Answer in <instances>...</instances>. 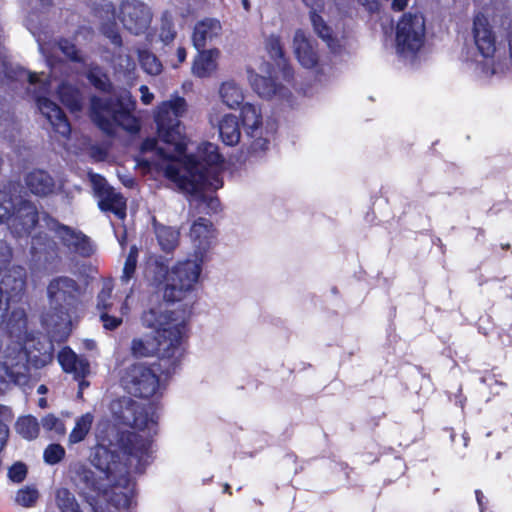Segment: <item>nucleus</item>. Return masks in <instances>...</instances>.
I'll use <instances>...</instances> for the list:
<instances>
[{
	"instance_id": "1",
	"label": "nucleus",
	"mask_w": 512,
	"mask_h": 512,
	"mask_svg": "<svg viewBox=\"0 0 512 512\" xmlns=\"http://www.w3.org/2000/svg\"><path fill=\"white\" fill-rule=\"evenodd\" d=\"M151 441L133 431H119L116 443L102 439L90 455L91 464L104 474L111 492L108 503L119 512L128 511L135 497L136 482L131 477L129 467L118 449L128 457L141 460L147 456Z\"/></svg>"
},
{
	"instance_id": "2",
	"label": "nucleus",
	"mask_w": 512,
	"mask_h": 512,
	"mask_svg": "<svg viewBox=\"0 0 512 512\" xmlns=\"http://www.w3.org/2000/svg\"><path fill=\"white\" fill-rule=\"evenodd\" d=\"M141 320L145 327L154 330V343L133 338L130 344L132 356L146 358L157 355L166 373L175 372L184 352L182 344L187 336L185 320H180L174 311L163 310L161 305L145 311Z\"/></svg>"
},
{
	"instance_id": "3",
	"label": "nucleus",
	"mask_w": 512,
	"mask_h": 512,
	"mask_svg": "<svg viewBox=\"0 0 512 512\" xmlns=\"http://www.w3.org/2000/svg\"><path fill=\"white\" fill-rule=\"evenodd\" d=\"M186 110L187 103L183 97L176 96L174 99L162 102L157 108L155 123L157 135L166 147H159L157 138L148 137L141 143V151H155L161 159L166 161H178L185 156L187 143L180 117Z\"/></svg>"
},
{
	"instance_id": "4",
	"label": "nucleus",
	"mask_w": 512,
	"mask_h": 512,
	"mask_svg": "<svg viewBox=\"0 0 512 512\" xmlns=\"http://www.w3.org/2000/svg\"><path fill=\"white\" fill-rule=\"evenodd\" d=\"M201 267L194 261L177 263L169 270V260L163 256H152L146 262L147 279L156 290H163L166 303L183 300L197 282Z\"/></svg>"
},
{
	"instance_id": "5",
	"label": "nucleus",
	"mask_w": 512,
	"mask_h": 512,
	"mask_svg": "<svg viewBox=\"0 0 512 512\" xmlns=\"http://www.w3.org/2000/svg\"><path fill=\"white\" fill-rule=\"evenodd\" d=\"M135 101L128 95L109 96L101 98L97 95L90 97L89 116L92 122L106 135H115V126L134 132L139 129L132 111Z\"/></svg>"
},
{
	"instance_id": "6",
	"label": "nucleus",
	"mask_w": 512,
	"mask_h": 512,
	"mask_svg": "<svg viewBox=\"0 0 512 512\" xmlns=\"http://www.w3.org/2000/svg\"><path fill=\"white\" fill-rule=\"evenodd\" d=\"M84 293V287L69 276H56L47 285L50 309L60 320L69 319L79 309Z\"/></svg>"
},
{
	"instance_id": "7",
	"label": "nucleus",
	"mask_w": 512,
	"mask_h": 512,
	"mask_svg": "<svg viewBox=\"0 0 512 512\" xmlns=\"http://www.w3.org/2000/svg\"><path fill=\"white\" fill-rule=\"evenodd\" d=\"M20 352L24 354L26 365H23L24 371H15L6 363L0 365V383L3 384H20L22 380L26 379V372H28V365L41 369L52 362L53 360V346L46 341L36 339L31 335L27 342L18 344Z\"/></svg>"
},
{
	"instance_id": "8",
	"label": "nucleus",
	"mask_w": 512,
	"mask_h": 512,
	"mask_svg": "<svg viewBox=\"0 0 512 512\" xmlns=\"http://www.w3.org/2000/svg\"><path fill=\"white\" fill-rule=\"evenodd\" d=\"M155 364L149 365L143 362H135L127 366L120 375V384L130 395L149 399L159 392L160 377L157 372L162 366L154 368Z\"/></svg>"
},
{
	"instance_id": "9",
	"label": "nucleus",
	"mask_w": 512,
	"mask_h": 512,
	"mask_svg": "<svg viewBox=\"0 0 512 512\" xmlns=\"http://www.w3.org/2000/svg\"><path fill=\"white\" fill-rule=\"evenodd\" d=\"M70 481L78 495L86 502L93 512H99L97 498L107 494L105 476H97L87 465L78 463L70 469Z\"/></svg>"
},
{
	"instance_id": "10",
	"label": "nucleus",
	"mask_w": 512,
	"mask_h": 512,
	"mask_svg": "<svg viewBox=\"0 0 512 512\" xmlns=\"http://www.w3.org/2000/svg\"><path fill=\"white\" fill-rule=\"evenodd\" d=\"M42 219L47 229L53 232L60 240L61 244L70 252L76 253L82 257H90L93 254L90 238L83 232L61 223L58 219L46 212L43 214Z\"/></svg>"
},
{
	"instance_id": "11",
	"label": "nucleus",
	"mask_w": 512,
	"mask_h": 512,
	"mask_svg": "<svg viewBox=\"0 0 512 512\" xmlns=\"http://www.w3.org/2000/svg\"><path fill=\"white\" fill-rule=\"evenodd\" d=\"M424 19L417 14L405 13L396 28V45L400 52H417L423 45Z\"/></svg>"
},
{
	"instance_id": "12",
	"label": "nucleus",
	"mask_w": 512,
	"mask_h": 512,
	"mask_svg": "<svg viewBox=\"0 0 512 512\" xmlns=\"http://www.w3.org/2000/svg\"><path fill=\"white\" fill-rule=\"evenodd\" d=\"M37 206L29 199L19 197L7 227L15 238H28L39 224Z\"/></svg>"
},
{
	"instance_id": "13",
	"label": "nucleus",
	"mask_w": 512,
	"mask_h": 512,
	"mask_svg": "<svg viewBox=\"0 0 512 512\" xmlns=\"http://www.w3.org/2000/svg\"><path fill=\"white\" fill-rule=\"evenodd\" d=\"M119 20L131 34L141 35L148 30L152 13L146 4L139 0H123L119 7Z\"/></svg>"
},
{
	"instance_id": "14",
	"label": "nucleus",
	"mask_w": 512,
	"mask_h": 512,
	"mask_svg": "<svg viewBox=\"0 0 512 512\" xmlns=\"http://www.w3.org/2000/svg\"><path fill=\"white\" fill-rule=\"evenodd\" d=\"M94 191L98 198V207L102 212L113 213L119 220H124L127 215V200L119 192L108 185L105 178L96 175Z\"/></svg>"
},
{
	"instance_id": "15",
	"label": "nucleus",
	"mask_w": 512,
	"mask_h": 512,
	"mask_svg": "<svg viewBox=\"0 0 512 512\" xmlns=\"http://www.w3.org/2000/svg\"><path fill=\"white\" fill-rule=\"evenodd\" d=\"M185 174H181L178 167L167 165L165 169L166 176L176 182L180 189L189 194H197L202 188L204 174L199 169V164L195 161V155H188L184 162Z\"/></svg>"
},
{
	"instance_id": "16",
	"label": "nucleus",
	"mask_w": 512,
	"mask_h": 512,
	"mask_svg": "<svg viewBox=\"0 0 512 512\" xmlns=\"http://www.w3.org/2000/svg\"><path fill=\"white\" fill-rule=\"evenodd\" d=\"M113 414L118 423L139 430L148 428L152 422L147 409L129 397H123L118 401Z\"/></svg>"
},
{
	"instance_id": "17",
	"label": "nucleus",
	"mask_w": 512,
	"mask_h": 512,
	"mask_svg": "<svg viewBox=\"0 0 512 512\" xmlns=\"http://www.w3.org/2000/svg\"><path fill=\"white\" fill-rule=\"evenodd\" d=\"M293 51L296 59L302 67L306 69H314L317 74L323 73L316 44L302 29H297L295 31L293 37Z\"/></svg>"
},
{
	"instance_id": "18",
	"label": "nucleus",
	"mask_w": 512,
	"mask_h": 512,
	"mask_svg": "<svg viewBox=\"0 0 512 512\" xmlns=\"http://www.w3.org/2000/svg\"><path fill=\"white\" fill-rule=\"evenodd\" d=\"M473 38L479 53L484 58H491L496 52V35L488 18L478 13L473 19Z\"/></svg>"
},
{
	"instance_id": "19",
	"label": "nucleus",
	"mask_w": 512,
	"mask_h": 512,
	"mask_svg": "<svg viewBox=\"0 0 512 512\" xmlns=\"http://www.w3.org/2000/svg\"><path fill=\"white\" fill-rule=\"evenodd\" d=\"M36 102L41 114L51 124L53 131L68 139L71 134V124L65 112L47 97L39 96Z\"/></svg>"
},
{
	"instance_id": "20",
	"label": "nucleus",
	"mask_w": 512,
	"mask_h": 512,
	"mask_svg": "<svg viewBox=\"0 0 512 512\" xmlns=\"http://www.w3.org/2000/svg\"><path fill=\"white\" fill-rule=\"evenodd\" d=\"M0 288L3 294L6 293L9 299L23 297L27 288V271L21 265H13L6 271L0 281Z\"/></svg>"
},
{
	"instance_id": "21",
	"label": "nucleus",
	"mask_w": 512,
	"mask_h": 512,
	"mask_svg": "<svg viewBox=\"0 0 512 512\" xmlns=\"http://www.w3.org/2000/svg\"><path fill=\"white\" fill-rule=\"evenodd\" d=\"M222 31L219 20L205 18L198 21L193 29L192 43L196 50H205L206 46L218 38Z\"/></svg>"
},
{
	"instance_id": "22",
	"label": "nucleus",
	"mask_w": 512,
	"mask_h": 512,
	"mask_svg": "<svg viewBox=\"0 0 512 512\" xmlns=\"http://www.w3.org/2000/svg\"><path fill=\"white\" fill-rule=\"evenodd\" d=\"M6 332L11 339H14L17 344L27 342L32 335L28 331V318L24 308H14L6 317L4 322Z\"/></svg>"
},
{
	"instance_id": "23",
	"label": "nucleus",
	"mask_w": 512,
	"mask_h": 512,
	"mask_svg": "<svg viewBox=\"0 0 512 512\" xmlns=\"http://www.w3.org/2000/svg\"><path fill=\"white\" fill-rule=\"evenodd\" d=\"M30 251L34 257L43 259L48 263L60 258L58 243L53 237L42 231L31 236Z\"/></svg>"
},
{
	"instance_id": "24",
	"label": "nucleus",
	"mask_w": 512,
	"mask_h": 512,
	"mask_svg": "<svg viewBox=\"0 0 512 512\" xmlns=\"http://www.w3.org/2000/svg\"><path fill=\"white\" fill-rule=\"evenodd\" d=\"M190 237L200 254L206 253L216 237L213 223L204 217L196 219L190 228Z\"/></svg>"
},
{
	"instance_id": "25",
	"label": "nucleus",
	"mask_w": 512,
	"mask_h": 512,
	"mask_svg": "<svg viewBox=\"0 0 512 512\" xmlns=\"http://www.w3.org/2000/svg\"><path fill=\"white\" fill-rule=\"evenodd\" d=\"M24 182L30 193L37 197L53 194L56 187L54 178L42 169H33L27 173Z\"/></svg>"
},
{
	"instance_id": "26",
	"label": "nucleus",
	"mask_w": 512,
	"mask_h": 512,
	"mask_svg": "<svg viewBox=\"0 0 512 512\" xmlns=\"http://www.w3.org/2000/svg\"><path fill=\"white\" fill-rule=\"evenodd\" d=\"M198 53L194 57L192 63V73L199 78H206L211 76L217 69V60L220 56V51L217 48L197 50Z\"/></svg>"
},
{
	"instance_id": "27",
	"label": "nucleus",
	"mask_w": 512,
	"mask_h": 512,
	"mask_svg": "<svg viewBox=\"0 0 512 512\" xmlns=\"http://www.w3.org/2000/svg\"><path fill=\"white\" fill-rule=\"evenodd\" d=\"M58 361L66 373H72L79 377H87L90 373V364L87 359L79 358L70 348L64 347L58 354Z\"/></svg>"
},
{
	"instance_id": "28",
	"label": "nucleus",
	"mask_w": 512,
	"mask_h": 512,
	"mask_svg": "<svg viewBox=\"0 0 512 512\" xmlns=\"http://www.w3.org/2000/svg\"><path fill=\"white\" fill-rule=\"evenodd\" d=\"M57 95L60 102L72 113H78L83 110V95L79 88L74 85L62 82L57 89Z\"/></svg>"
},
{
	"instance_id": "29",
	"label": "nucleus",
	"mask_w": 512,
	"mask_h": 512,
	"mask_svg": "<svg viewBox=\"0 0 512 512\" xmlns=\"http://www.w3.org/2000/svg\"><path fill=\"white\" fill-rule=\"evenodd\" d=\"M303 3L311 8L309 14H310V20L313 26V29L315 33L323 39L325 42H327L328 45L334 40L333 38V31L330 26L327 25V23L324 21L323 17L317 13L316 8L323 6V0H302Z\"/></svg>"
},
{
	"instance_id": "30",
	"label": "nucleus",
	"mask_w": 512,
	"mask_h": 512,
	"mask_svg": "<svg viewBox=\"0 0 512 512\" xmlns=\"http://www.w3.org/2000/svg\"><path fill=\"white\" fill-rule=\"evenodd\" d=\"M240 117L242 125L249 137H254L262 130L263 118L260 108L251 103L241 106Z\"/></svg>"
},
{
	"instance_id": "31",
	"label": "nucleus",
	"mask_w": 512,
	"mask_h": 512,
	"mask_svg": "<svg viewBox=\"0 0 512 512\" xmlns=\"http://www.w3.org/2000/svg\"><path fill=\"white\" fill-rule=\"evenodd\" d=\"M222 142L227 146H235L241 138V130L238 118L233 114H225L218 125Z\"/></svg>"
},
{
	"instance_id": "32",
	"label": "nucleus",
	"mask_w": 512,
	"mask_h": 512,
	"mask_svg": "<svg viewBox=\"0 0 512 512\" xmlns=\"http://www.w3.org/2000/svg\"><path fill=\"white\" fill-rule=\"evenodd\" d=\"M266 50L270 58L276 63L277 66L281 67L285 77L293 75V69L288 62V58L285 55L284 47L281 43V39L277 35H270L266 40Z\"/></svg>"
},
{
	"instance_id": "33",
	"label": "nucleus",
	"mask_w": 512,
	"mask_h": 512,
	"mask_svg": "<svg viewBox=\"0 0 512 512\" xmlns=\"http://www.w3.org/2000/svg\"><path fill=\"white\" fill-rule=\"evenodd\" d=\"M195 161L201 168L213 169L220 166L224 162V158L219 152L217 145L205 142L199 147L198 156H195Z\"/></svg>"
},
{
	"instance_id": "34",
	"label": "nucleus",
	"mask_w": 512,
	"mask_h": 512,
	"mask_svg": "<svg viewBox=\"0 0 512 512\" xmlns=\"http://www.w3.org/2000/svg\"><path fill=\"white\" fill-rule=\"evenodd\" d=\"M249 79L254 92L265 99L272 98L281 88V85L270 76L266 77L259 74H252Z\"/></svg>"
},
{
	"instance_id": "35",
	"label": "nucleus",
	"mask_w": 512,
	"mask_h": 512,
	"mask_svg": "<svg viewBox=\"0 0 512 512\" xmlns=\"http://www.w3.org/2000/svg\"><path fill=\"white\" fill-rule=\"evenodd\" d=\"M93 421L94 416L90 412L78 417L68 436V445L71 446L84 441L92 429Z\"/></svg>"
},
{
	"instance_id": "36",
	"label": "nucleus",
	"mask_w": 512,
	"mask_h": 512,
	"mask_svg": "<svg viewBox=\"0 0 512 512\" xmlns=\"http://www.w3.org/2000/svg\"><path fill=\"white\" fill-rule=\"evenodd\" d=\"M155 234L163 251L171 252L178 246L180 233L177 229L162 224H155Z\"/></svg>"
},
{
	"instance_id": "37",
	"label": "nucleus",
	"mask_w": 512,
	"mask_h": 512,
	"mask_svg": "<svg viewBox=\"0 0 512 512\" xmlns=\"http://www.w3.org/2000/svg\"><path fill=\"white\" fill-rule=\"evenodd\" d=\"M219 93L227 107L235 109L243 105L244 95L242 89L236 83L230 81L222 83Z\"/></svg>"
},
{
	"instance_id": "38",
	"label": "nucleus",
	"mask_w": 512,
	"mask_h": 512,
	"mask_svg": "<svg viewBox=\"0 0 512 512\" xmlns=\"http://www.w3.org/2000/svg\"><path fill=\"white\" fill-rule=\"evenodd\" d=\"M55 504L61 512H83L75 495L65 487L56 489Z\"/></svg>"
},
{
	"instance_id": "39",
	"label": "nucleus",
	"mask_w": 512,
	"mask_h": 512,
	"mask_svg": "<svg viewBox=\"0 0 512 512\" xmlns=\"http://www.w3.org/2000/svg\"><path fill=\"white\" fill-rule=\"evenodd\" d=\"M86 78L97 91L105 94L112 93L113 84L110 81L108 75L99 67L90 69L86 74Z\"/></svg>"
},
{
	"instance_id": "40",
	"label": "nucleus",
	"mask_w": 512,
	"mask_h": 512,
	"mask_svg": "<svg viewBox=\"0 0 512 512\" xmlns=\"http://www.w3.org/2000/svg\"><path fill=\"white\" fill-rule=\"evenodd\" d=\"M141 68L149 75H159L163 66L158 57L148 50H141L138 53Z\"/></svg>"
},
{
	"instance_id": "41",
	"label": "nucleus",
	"mask_w": 512,
	"mask_h": 512,
	"mask_svg": "<svg viewBox=\"0 0 512 512\" xmlns=\"http://www.w3.org/2000/svg\"><path fill=\"white\" fill-rule=\"evenodd\" d=\"M19 197L11 191L0 190V224L7 225Z\"/></svg>"
},
{
	"instance_id": "42",
	"label": "nucleus",
	"mask_w": 512,
	"mask_h": 512,
	"mask_svg": "<svg viewBox=\"0 0 512 512\" xmlns=\"http://www.w3.org/2000/svg\"><path fill=\"white\" fill-rule=\"evenodd\" d=\"M16 430L23 438L32 440L39 434V424L34 416H24L17 420Z\"/></svg>"
},
{
	"instance_id": "43",
	"label": "nucleus",
	"mask_w": 512,
	"mask_h": 512,
	"mask_svg": "<svg viewBox=\"0 0 512 512\" xmlns=\"http://www.w3.org/2000/svg\"><path fill=\"white\" fill-rule=\"evenodd\" d=\"M138 255V247L136 245H132L124 263L123 272L121 275L122 283L128 284L134 278L137 268Z\"/></svg>"
},
{
	"instance_id": "44",
	"label": "nucleus",
	"mask_w": 512,
	"mask_h": 512,
	"mask_svg": "<svg viewBox=\"0 0 512 512\" xmlns=\"http://www.w3.org/2000/svg\"><path fill=\"white\" fill-rule=\"evenodd\" d=\"M198 170L204 174V181L202 188L197 194L207 190H218L223 186V179L221 178L219 171H216L215 168L206 169L199 167Z\"/></svg>"
},
{
	"instance_id": "45",
	"label": "nucleus",
	"mask_w": 512,
	"mask_h": 512,
	"mask_svg": "<svg viewBox=\"0 0 512 512\" xmlns=\"http://www.w3.org/2000/svg\"><path fill=\"white\" fill-rule=\"evenodd\" d=\"M176 34L172 15L165 11L161 16L159 38L164 44H169L175 39Z\"/></svg>"
},
{
	"instance_id": "46",
	"label": "nucleus",
	"mask_w": 512,
	"mask_h": 512,
	"mask_svg": "<svg viewBox=\"0 0 512 512\" xmlns=\"http://www.w3.org/2000/svg\"><path fill=\"white\" fill-rule=\"evenodd\" d=\"M13 413L11 408L0 404V452L6 446L9 437V428L7 422L13 420Z\"/></svg>"
},
{
	"instance_id": "47",
	"label": "nucleus",
	"mask_w": 512,
	"mask_h": 512,
	"mask_svg": "<svg viewBox=\"0 0 512 512\" xmlns=\"http://www.w3.org/2000/svg\"><path fill=\"white\" fill-rule=\"evenodd\" d=\"M65 449L57 443L49 444L43 453L44 461L49 465H55L61 462L65 457Z\"/></svg>"
},
{
	"instance_id": "48",
	"label": "nucleus",
	"mask_w": 512,
	"mask_h": 512,
	"mask_svg": "<svg viewBox=\"0 0 512 512\" xmlns=\"http://www.w3.org/2000/svg\"><path fill=\"white\" fill-rule=\"evenodd\" d=\"M58 47H59L60 51L71 61L76 62V63H81L83 61L76 45L73 42H71L69 39L61 38L58 41Z\"/></svg>"
},
{
	"instance_id": "49",
	"label": "nucleus",
	"mask_w": 512,
	"mask_h": 512,
	"mask_svg": "<svg viewBox=\"0 0 512 512\" xmlns=\"http://www.w3.org/2000/svg\"><path fill=\"white\" fill-rule=\"evenodd\" d=\"M38 497L39 493L37 489L25 487L17 492L16 501L24 507H31L36 503Z\"/></svg>"
},
{
	"instance_id": "50",
	"label": "nucleus",
	"mask_w": 512,
	"mask_h": 512,
	"mask_svg": "<svg viewBox=\"0 0 512 512\" xmlns=\"http://www.w3.org/2000/svg\"><path fill=\"white\" fill-rule=\"evenodd\" d=\"M112 286L110 284H104L102 290L98 293L97 296V308L100 310V313L103 311H111L112 308Z\"/></svg>"
},
{
	"instance_id": "51",
	"label": "nucleus",
	"mask_w": 512,
	"mask_h": 512,
	"mask_svg": "<svg viewBox=\"0 0 512 512\" xmlns=\"http://www.w3.org/2000/svg\"><path fill=\"white\" fill-rule=\"evenodd\" d=\"M101 32L113 45L116 47L122 46V37L115 22L104 23L101 27Z\"/></svg>"
},
{
	"instance_id": "52",
	"label": "nucleus",
	"mask_w": 512,
	"mask_h": 512,
	"mask_svg": "<svg viewBox=\"0 0 512 512\" xmlns=\"http://www.w3.org/2000/svg\"><path fill=\"white\" fill-rule=\"evenodd\" d=\"M43 428L47 431H55L59 435L65 434L64 423L54 414L50 413L41 419Z\"/></svg>"
},
{
	"instance_id": "53",
	"label": "nucleus",
	"mask_w": 512,
	"mask_h": 512,
	"mask_svg": "<svg viewBox=\"0 0 512 512\" xmlns=\"http://www.w3.org/2000/svg\"><path fill=\"white\" fill-rule=\"evenodd\" d=\"M13 258V250L5 241L0 240V274L7 269Z\"/></svg>"
},
{
	"instance_id": "54",
	"label": "nucleus",
	"mask_w": 512,
	"mask_h": 512,
	"mask_svg": "<svg viewBox=\"0 0 512 512\" xmlns=\"http://www.w3.org/2000/svg\"><path fill=\"white\" fill-rule=\"evenodd\" d=\"M100 320L103 323V327L106 330L114 331L123 323L122 316L110 315L108 311L100 313Z\"/></svg>"
},
{
	"instance_id": "55",
	"label": "nucleus",
	"mask_w": 512,
	"mask_h": 512,
	"mask_svg": "<svg viewBox=\"0 0 512 512\" xmlns=\"http://www.w3.org/2000/svg\"><path fill=\"white\" fill-rule=\"evenodd\" d=\"M9 478L15 483H21L27 476V466L22 462L14 463L8 471Z\"/></svg>"
},
{
	"instance_id": "56",
	"label": "nucleus",
	"mask_w": 512,
	"mask_h": 512,
	"mask_svg": "<svg viewBox=\"0 0 512 512\" xmlns=\"http://www.w3.org/2000/svg\"><path fill=\"white\" fill-rule=\"evenodd\" d=\"M259 134H261V131L253 137L254 139L250 144V150L253 153L265 152L269 147L270 141L267 138L261 137Z\"/></svg>"
},
{
	"instance_id": "57",
	"label": "nucleus",
	"mask_w": 512,
	"mask_h": 512,
	"mask_svg": "<svg viewBox=\"0 0 512 512\" xmlns=\"http://www.w3.org/2000/svg\"><path fill=\"white\" fill-rule=\"evenodd\" d=\"M10 300L8 297H4L3 290L0 288V327L3 326L8 315Z\"/></svg>"
},
{
	"instance_id": "58",
	"label": "nucleus",
	"mask_w": 512,
	"mask_h": 512,
	"mask_svg": "<svg viewBox=\"0 0 512 512\" xmlns=\"http://www.w3.org/2000/svg\"><path fill=\"white\" fill-rule=\"evenodd\" d=\"M5 75L12 81H19L26 75V70L21 67H6Z\"/></svg>"
},
{
	"instance_id": "59",
	"label": "nucleus",
	"mask_w": 512,
	"mask_h": 512,
	"mask_svg": "<svg viewBox=\"0 0 512 512\" xmlns=\"http://www.w3.org/2000/svg\"><path fill=\"white\" fill-rule=\"evenodd\" d=\"M475 497L479 507V512H487L488 509V499L480 489L475 490Z\"/></svg>"
},
{
	"instance_id": "60",
	"label": "nucleus",
	"mask_w": 512,
	"mask_h": 512,
	"mask_svg": "<svg viewBox=\"0 0 512 512\" xmlns=\"http://www.w3.org/2000/svg\"><path fill=\"white\" fill-rule=\"evenodd\" d=\"M195 195L199 196L203 202H206L207 205L214 210H216V208L220 205L219 199L217 197H207L204 192Z\"/></svg>"
},
{
	"instance_id": "61",
	"label": "nucleus",
	"mask_w": 512,
	"mask_h": 512,
	"mask_svg": "<svg viewBox=\"0 0 512 512\" xmlns=\"http://www.w3.org/2000/svg\"><path fill=\"white\" fill-rule=\"evenodd\" d=\"M140 91L142 93L141 100L144 104H150L154 98V95L149 92V89L147 86L142 85L140 88Z\"/></svg>"
},
{
	"instance_id": "62",
	"label": "nucleus",
	"mask_w": 512,
	"mask_h": 512,
	"mask_svg": "<svg viewBox=\"0 0 512 512\" xmlns=\"http://www.w3.org/2000/svg\"><path fill=\"white\" fill-rule=\"evenodd\" d=\"M74 378H75V380L78 381V386H79V389L77 392V397L83 398V390L89 386V382L85 379L86 377H79L77 375H74Z\"/></svg>"
},
{
	"instance_id": "63",
	"label": "nucleus",
	"mask_w": 512,
	"mask_h": 512,
	"mask_svg": "<svg viewBox=\"0 0 512 512\" xmlns=\"http://www.w3.org/2000/svg\"><path fill=\"white\" fill-rule=\"evenodd\" d=\"M92 156L99 161H103L107 156V152L105 151V149H103L99 146H93L92 147Z\"/></svg>"
},
{
	"instance_id": "64",
	"label": "nucleus",
	"mask_w": 512,
	"mask_h": 512,
	"mask_svg": "<svg viewBox=\"0 0 512 512\" xmlns=\"http://www.w3.org/2000/svg\"><path fill=\"white\" fill-rule=\"evenodd\" d=\"M408 2L409 0H393L392 9L397 12L403 11L407 7Z\"/></svg>"
}]
</instances>
